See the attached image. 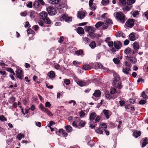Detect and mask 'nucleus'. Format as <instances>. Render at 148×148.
Instances as JSON below:
<instances>
[{"label": "nucleus", "instance_id": "nucleus-4", "mask_svg": "<svg viewBox=\"0 0 148 148\" xmlns=\"http://www.w3.org/2000/svg\"><path fill=\"white\" fill-rule=\"evenodd\" d=\"M16 77L20 80L23 79L24 75L23 73L22 69L20 67H18L16 71Z\"/></svg>", "mask_w": 148, "mask_h": 148}, {"label": "nucleus", "instance_id": "nucleus-54", "mask_svg": "<svg viewBox=\"0 0 148 148\" xmlns=\"http://www.w3.org/2000/svg\"><path fill=\"white\" fill-rule=\"evenodd\" d=\"M125 103V101L123 100H121L119 101L120 105L121 106H123Z\"/></svg>", "mask_w": 148, "mask_h": 148}, {"label": "nucleus", "instance_id": "nucleus-6", "mask_svg": "<svg viewBox=\"0 0 148 148\" xmlns=\"http://www.w3.org/2000/svg\"><path fill=\"white\" fill-rule=\"evenodd\" d=\"M60 20L61 21H62L64 20L66 22L69 21H72V18L68 16L67 15H66V14H65L60 16Z\"/></svg>", "mask_w": 148, "mask_h": 148}, {"label": "nucleus", "instance_id": "nucleus-25", "mask_svg": "<svg viewBox=\"0 0 148 148\" xmlns=\"http://www.w3.org/2000/svg\"><path fill=\"white\" fill-rule=\"evenodd\" d=\"M85 16V14L83 12H79L78 13V17L80 18H83Z\"/></svg>", "mask_w": 148, "mask_h": 148}, {"label": "nucleus", "instance_id": "nucleus-34", "mask_svg": "<svg viewBox=\"0 0 148 148\" xmlns=\"http://www.w3.org/2000/svg\"><path fill=\"white\" fill-rule=\"evenodd\" d=\"M86 123V122L84 121L81 120L79 123L78 125L79 126L82 127H84Z\"/></svg>", "mask_w": 148, "mask_h": 148}, {"label": "nucleus", "instance_id": "nucleus-15", "mask_svg": "<svg viewBox=\"0 0 148 148\" xmlns=\"http://www.w3.org/2000/svg\"><path fill=\"white\" fill-rule=\"evenodd\" d=\"M77 32L79 34H82L84 33V29L81 27H78L76 29Z\"/></svg>", "mask_w": 148, "mask_h": 148}, {"label": "nucleus", "instance_id": "nucleus-38", "mask_svg": "<svg viewBox=\"0 0 148 148\" xmlns=\"http://www.w3.org/2000/svg\"><path fill=\"white\" fill-rule=\"evenodd\" d=\"M141 97L143 98L145 100L148 99V96L145 94V92L144 91L142 92Z\"/></svg>", "mask_w": 148, "mask_h": 148}, {"label": "nucleus", "instance_id": "nucleus-21", "mask_svg": "<svg viewBox=\"0 0 148 148\" xmlns=\"http://www.w3.org/2000/svg\"><path fill=\"white\" fill-rule=\"evenodd\" d=\"M82 68L84 70H86L90 69L91 67L90 65L86 64L84 65L83 66Z\"/></svg>", "mask_w": 148, "mask_h": 148}, {"label": "nucleus", "instance_id": "nucleus-27", "mask_svg": "<svg viewBox=\"0 0 148 148\" xmlns=\"http://www.w3.org/2000/svg\"><path fill=\"white\" fill-rule=\"evenodd\" d=\"M104 24L103 22L99 21L97 22L95 25V26L97 28H98L103 25Z\"/></svg>", "mask_w": 148, "mask_h": 148}, {"label": "nucleus", "instance_id": "nucleus-35", "mask_svg": "<svg viewBox=\"0 0 148 148\" xmlns=\"http://www.w3.org/2000/svg\"><path fill=\"white\" fill-rule=\"evenodd\" d=\"M75 53L76 54H77L78 55H82L83 56L84 55L83 51L82 49H80L75 51Z\"/></svg>", "mask_w": 148, "mask_h": 148}, {"label": "nucleus", "instance_id": "nucleus-1", "mask_svg": "<svg viewBox=\"0 0 148 148\" xmlns=\"http://www.w3.org/2000/svg\"><path fill=\"white\" fill-rule=\"evenodd\" d=\"M84 29L86 32H88L89 33V35L92 39H94L96 36V34L94 32L95 31V28L94 27L86 26L84 27Z\"/></svg>", "mask_w": 148, "mask_h": 148}, {"label": "nucleus", "instance_id": "nucleus-11", "mask_svg": "<svg viewBox=\"0 0 148 148\" xmlns=\"http://www.w3.org/2000/svg\"><path fill=\"white\" fill-rule=\"evenodd\" d=\"M103 112L106 118L108 119L111 115V112L108 110L104 109L103 111Z\"/></svg>", "mask_w": 148, "mask_h": 148}, {"label": "nucleus", "instance_id": "nucleus-57", "mask_svg": "<svg viewBox=\"0 0 148 148\" xmlns=\"http://www.w3.org/2000/svg\"><path fill=\"white\" fill-rule=\"evenodd\" d=\"M105 96L108 99H110L112 98L111 95L110 94H106Z\"/></svg>", "mask_w": 148, "mask_h": 148}, {"label": "nucleus", "instance_id": "nucleus-19", "mask_svg": "<svg viewBox=\"0 0 148 148\" xmlns=\"http://www.w3.org/2000/svg\"><path fill=\"white\" fill-rule=\"evenodd\" d=\"M47 75L51 78H53L55 77V74L54 72L53 71H51L49 72L48 73Z\"/></svg>", "mask_w": 148, "mask_h": 148}, {"label": "nucleus", "instance_id": "nucleus-63", "mask_svg": "<svg viewBox=\"0 0 148 148\" xmlns=\"http://www.w3.org/2000/svg\"><path fill=\"white\" fill-rule=\"evenodd\" d=\"M45 112L49 116L53 115L51 112L48 109Z\"/></svg>", "mask_w": 148, "mask_h": 148}, {"label": "nucleus", "instance_id": "nucleus-41", "mask_svg": "<svg viewBox=\"0 0 148 148\" xmlns=\"http://www.w3.org/2000/svg\"><path fill=\"white\" fill-rule=\"evenodd\" d=\"M101 128L99 127V128H97L95 130V131L97 133L99 134H103V131L101 130Z\"/></svg>", "mask_w": 148, "mask_h": 148}, {"label": "nucleus", "instance_id": "nucleus-37", "mask_svg": "<svg viewBox=\"0 0 148 148\" xmlns=\"http://www.w3.org/2000/svg\"><path fill=\"white\" fill-rule=\"evenodd\" d=\"M89 46L92 49H94L96 47V44L94 41H92L90 43Z\"/></svg>", "mask_w": 148, "mask_h": 148}, {"label": "nucleus", "instance_id": "nucleus-12", "mask_svg": "<svg viewBox=\"0 0 148 148\" xmlns=\"http://www.w3.org/2000/svg\"><path fill=\"white\" fill-rule=\"evenodd\" d=\"M131 70L130 68H127L126 67L125 68H123L122 71L125 74L127 75H131V74L129 73V71H131Z\"/></svg>", "mask_w": 148, "mask_h": 148}, {"label": "nucleus", "instance_id": "nucleus-13", "mask_svg": "<svg viewBox=\"0 0 148 148\" xmlns=\"http://www.w3.org/2000/svg\"><path fill=\"white\" fill-rule=\"evenodd\" d=\"M141 135V131L137 130H135L134 131L133 134V135L135 138H137L138 137L140 136Z\"/></svg>", "mask_w": 148, "mask_h": 148}, {"label": "nucleus", "instance_id": "nucleus-61", "mask_svg": "<svg viewBox=\"0 0 148 148\" xmlns=\"http://www.w3.org/2000/svg\"><path fill=\"white\" fill-rule=\"evenodd\" d=\"M45 106L47 107L50 108L51 106V104L49 102L47 101L45 103Z\"/></svg>", "mask_w": 148, "mask_h": 148}, {"label": "nucleus", "instance_id": "nucleus-2", "mask_svg": "<svg viewBox=\"0 0 148 148\" xmlns=\"http://www.w3.org/2000/svg\"><path fill=\"white\" fill-rule=\"evenodd\" d=\"M115 17L118 21L123 23H124L127 20L125 14L121 12H116Z\"/></svg>", "mask_w": 148, "mask_h": 148}, {"label": "nucleus", "instance_id": "nucleus-42", "mask_svg": "<svg viewBox=\"0 0 148 148\" xmlns=\"http://www.w3.org/2000/svg\"><path fill=\"white\" fill-rule=\"evenodd\" d=\"M101 128H103V129L105 130L107 127L106 125L103 123H102L99 126Z\"/></svg>", "mask_w": 148, "mask_h": 148}, {"label": "nucleus", "instance_id": "nucleus-48", "mask_svg": "<svg viewBox=\"0 0 148 148\" xmlns=\"http://www.w3.org/2000/svg\"><path fill=\"white\" fill-rule=\"evenodd\" d=\"M125 65L127 67V68H130V69L132 65L131 64L129 63L127 61H126L125 62Z\"/></svg>", "mask_w": 148, "mask_h": 148}, {"label": "nucleus", "instance_id": "nucleus-17", "mask_svg": "<svg viewBox=\"0 0 148 148\" xmlns=\"http://www.w3.org/2000/svg\"><path fill=\"white\" fill-rule=\"evenodd\" d=\"M133 48L135 51L139 49L140 47L138 43L137 42H135L133 43Z\"/></svg>", "mask_w": 148, "mask_h": 148}, {"label": "nucleus", "instance_id": "nucleus-52", "mask_svg": "<svg viewBox=\"0 0 148 148\" xmlns=\"http://www.w3.org/2000/svg\"><path fill=\"white\" fill-rule=\"evenodd\" d=\"M0 120L1 121H6L7 119L3 115L0 116Z\"/></svg>", "mask_w": 148, "mask_h": 148}, {"label": "nucleus", "instance_id": "nucleus-46", "mask_svg": "<svg viewBox=\"0 0 148 148\" xmlns=\"http://www.w3.org/2000/svg\"><path fill=\"white\" fill-rule=\"evenodd\" d=\"M74 121L76 122L77 124H79V123L80 122V119L78 117H75L74 118Z\"/></svg>", "mask_w": 148, "mask_h": 148}, {"label": "nucleus", "instance_id": "nucleus-64", "mask_svg": "<svg viewBox=\"0 0 148 148\" xmlns=\"http://www.w3.org/2000/svg\"><path fill=\"white\" fill-rule=\"evenodd\" d=\"M64 38L62 36H61L59 39L58 40V42L60 43H61L63 41Z\"/></svg>", "mask_w": 148, "mask_h": 148}, {"label": "nucleus", "instance_id": "nucleus-16", "mask_svg": "<svg viewBox=\"0 0 148 148\" xmlns=\"http://www.w3.org/2000/svg\"><path fill=\"white\" fill-rule=\"evenodd\" d=\"M97 115L95 112H92L90 114L89 116V119L90 121H93V120L95 119V118L96 117Z\"/></svg>", "mask_w": 148, "mask_h": 148}, {"label": "nucleus", "instance_id": "nucleus-20", "mask_svg": "<svg viewBox=\"0 0 148 148\" xmlns=\"http://www.w3.org/2000/svg\"><path fill=\"white\" fill-rule=\"evenodd\" d=\"M130 39L131 41H133L136 39L134 33H132L129 35Z\"/></svg>", "mask_w": 148, "mask_h": 148}, {"label": "nucleus", "instance_id": "nucleus-62", "mask_svg": "<svg viewBox=\"0 0 148 148\" xmlns=\"http://www.w3.org/2000/svg\"><path fill=\"white\" fill-rule=\"evenodd\" d=\"M32 1L30 2L28 4H27V6L29 8H32Z\"/></svg>", "mask_w": 148, "mask_h": 148}, {"label": "nucleus", "instance_id": "nucleus-36", "mask_svg": "<svg viewBox=\"0 0 148 148\" xmlns=\"http://www.w3.org/2000/svg\"><path fill=\"white\" fill-rule=\"evenodd\" d=\"M109 3V0H102L101 1V4L105 6L108 5Z\"/></svg>", "mask_w": 148, "mask_h": 148}, {"label": "nucleus", "instance_id": "nucleus-33", "mask_svg": "<svg viewBox=\"0 0 148 148\" xmlns=\"http://www.w3.org/2000/svg\"><path fill=\"white\" fill-rule=\"evenodd\" d=\"M24 134L21 133H19L17 135V138L19 140H21L22 138H24Z\"/></svg>", "mask_w": 148, "mask_h": 148}, {"label": "nucleus", "instance_id": "nucleus-55", "mask_svg": "<svg viewBox=\"0 0 148 148\" xmlns=\"http://www.w3.org/2000/svg\"><path fill=\"white\" fill-rule=\"evenodd\" d=\"M45 23V21H43V20L41 21L40 19L39 22H38V24L40 25L45 27L44 26V23Z\"/></svg>", "mask_w": 148, "mask_h": 148}, {"label": "nucleus", "instance_id": "nucleus-60", "mask_svg": "<svg viewBox=\"0 0 148 148\" xmlns=\"http://www.w3.org/2000/svg\"><path fill=\"white\" fill-rule=\"evenodd\" d=\"M140 82H141L142 83L144 82V79L142 78H139L137 80V82L139 83Z\"/></svg>", "mask_w": 148, "mask_h": 148}, {"label": "nucleus", "instance_id": "nucleus-18", "mask_svg": "<svg viewBox=\"0 0 148 148\" xmlns=\"http://www.w3.org/2000/svg\"><path fill=\"white\" fill-rule=\"evenodd\" d=\"M105 23L106 25L108 26L111 25L113 24V23L111 19L108 18L105 21Z\"/></svg>", "mask_w": 148, "mask_h": 148}, {"label": "nucleus", "instance_id": "nucleus-14", "mask_svg": "<svg viewBox=\"0 0 148 148\" xmlns=\"http://www.w3.org/2000/svg\"><path fill=\"white\" fill-rule=\"evenodd\" d=\"M101 95V92L99 90H95L94 93L93 94V95L95 97H100Z\"/></svg>", "mask_w": 148, "mask_h": 148}, {"label": "nucleus", "instance_id": "nucleus-53", "mask_svg": "<svg viewBox=\"0 0 148 148\" xmlns=\"http://www.w3.org/2000/svg\"><path fill=\"white\" fill-rule=\"evenodd\" d=\"M85 114L84 112L82 111L81 110L79 112V116L81 118H82L84 117Z\"/></svg>", "mask_w": 148, "mask_h": 148}, {"label": "nucleus", "instance_id": "nucleus-22", "mask_svg": "<svg viewBox=\"0 0 148 148\" xmlns=\"http://www.w3.org/2000/svg\"><path fill=\"white\" fill-rule=\"evenodd\" d=\"M33 7L36 9H40V4L38 1H35L33 4Z\"/></svg>", "mask_w": 148, "mask_h": 148}, {"label": "nucleus", "instance_id": "nucleus-39", "mask_svg": "<svg viewBox=\"0 0 148 148\" xmlns=\"http://www.w3.org/2000/svg\"><path fill=\"white\" fill-rule=\"evenodd\" d=\"M131 51V49L130 47H127L126 48L124 51V53L126 54H129Z\"/></svg>", "mask_w": 148, "mask_h": 148}, {"label": "nucleus", "instance_id": "nucleus-44", "mask_svg": "<svg viewBox=\"0 0 148 148\" xmlns=\"http://www.w3.org/2000/svg\"><path fill=\"white\" fill-rule=\"evenodd\" d=\"M39 108L41 109L42 111H43L44 112H46V111L47 109L45 108V107H44L42 104V103H40L39 105Z\"/></svg>", "mask_w": 148, "mask_h": 148}, {"label": "nucleus", "instance_id": "nucleus-59", "mask_svg": "<svg viewBox=\"0 0 148 148\" xmlns=\"http://www.w3.org/2000/svg\"><path fill=\"white\" fill-rule=\"evenodd\" d=\"M27 14V12L26 11H25L24 12H21L20 13V15L23 16H26Z\"/></svg>", "mask_w": 148, "mask_h": 148}, {"label": "nucleus", "instance_id": "nucleus-28", "mask_svg": "<svg viewBox=\"0 0 148 148\" xmlns=\"http://www.w3.org/2000/svg\"><path fill=\"white\" fill-rule=\"evenodd\" d=\"M148 139L146 137L143 141V143L142 144V147H144L148 143L147 142Z\"/></svg>", "mask_w": 148, "mask_h": 148}, {"label": "nucleus", "instance_id": "nucleus-26", "mask_svg": "<svg viewBox=\"0 0 148 148\" xmlns=\"http://www.w3.org/2000/svg\"><path fill=\"white\" fill-rule=\"evenodd\" d=\"M120 77L118 75H116V77H114V80L113 81V85H115L116 82L120 80Z\"/></svg>", "mask_w": 148, "mask_h": 148}, {"label": "nucleus", "instance_id": "nucleus-10", "mask_svg": "<svg viewBox=\"0 0 148 148\" xmlns=\"http://www.w3.org/2000/svg\"><path fill=\"white\" fill-rule=\"evenodd\" d=\"M114 47L115 49H119L122 46V44L119 41H115L114 42Z\"/></svg>", "mask_w": 148, "mask_h": 148}, {"label": "nucleus", "instance_id": "nucleus-5", "mask_svg": "<svg viewBox=\"0 0 148 148\" xmlns=\"http://www.w3.org/2000/svg\"><path fill=\"white\" fill-rule=\"evenodd\" d=\"M135 20L133 18H130L127 20L126 23L125 25L127 27L131 28L134 25Z\"/></svg>", "mask_w": 148, "mask_h": 148}, {"label": "nucleus", "instance_id": "nucleus-24", "mask_svg": "<svg viewBox=\"0 0 148 148\" xmlns=\"http://www.w3.org/2000/svg\"><path fill=\"white\" fill-rule=\"evenodd\" d=\"M127 60L129 61L130 63L134 64L136 62V60L135 58L133 57H130L129 59H127Z\"/></svg>", "mask_w": 148, "mask_h": 148}, {"label": "nucleus", "instance_id": "nucleus-32", "mask_svg": "<svg viewBox=\"0 0 148 148\" xmlns=\"http://www.w3.org/2000/svg\"><path fill=\"white\" fill-rule=\"evenodd\" d=\"M135 1L136 0H127L126 3L127 5H132L135 3Z\"/></svg>", "mask_w": 148, "mask_h": 148}, {"label": "nucleus", "instance_id": "nucleus-30", "mask_svg": "<svg viewBox=\"0 0 148 148\" xmlns=\"http://www.w3.org/2000/svg\"><path fill=\"white\" fill-rule=\"evenodd\" d=\"M59 2V0H50L49 2L52 4H58Z\"/></svg>", "mask_w": 148, "mask_h": 148}, {"label": "nucleus", "instance_id": "nucleus-31", "mask_svg": "<svg viewBox=\"0 0 148 148\" xmlns=\"http://www.w3.org/2000/svg\"><path fill=\"white\" fill-rule=\"evenodd\" d=\"M97 123H94L93 121H91L90 123L89 127L91 129H93L97 125Z\"/></svg>", "mask_w": 148, "mask_h": 148}, {"label": "nucleus", "instance_id": "nucleus-9", "mask_svg": "<svg viewBox=\"0 0 148 148\" xmlns=\"http://www.w3.org/2000/svg\"><path fill=\"white\" fill-rule=\"evenodd\" d=\"M61 133L64 137H66L68 135V134L66 133L65 131L64 130L62 129H59L58 131H56V134L59 136L61 135Z\"/></svg>", "mask_w": 148, "mask_h": 148}, {"label": "nucleus", "instance_id": "nucleus-40", "mask_svg": "<svg viewBox=\"0 0 148 148\" xmlns=\"http://www.w3.org/2000/svg\"><path fill=\"white\" fill-rule=\"evenodd\" d=\"M119 4L120 5H125L126 3L125 0H118Z\"/></svg>", "mask_w": 148, "mask_h": 148}, {"label": "nucleus", "instance_id": "nucleus-49", "mask_svg": "<svg viewBox=\"0 0 148 148\" xmlns=\"http://www.w3.org/2000/svg\"><path fill=\"white\" fill-rule=\"evenodd\" d=\"M64 83L66 85H68L70 83V80L68 79H65L64 80Z\"/></svg>", "mask_w": 148, "mask_h": 148}, {"label": "nucleus", "instance_id": "nucleus-8", "mask_svg": "<svg viewBox=\"0 0 148 148\" xmlns=\"http://www.w3.org/2000/svg\"><path fill=\"white\" fill-rule=\"evenodd\" d=\"M77 84L81 87L85 86L89 84L88 81L84 80H79L77 82Z\"/></svg>", "mask_w": 148, "mask_h": 148}, {"label": "nucleus", "instance_id": "nucleus-50", "mask_svg": "<svg viewBox=\"0 0 148 148\" xmlns=\"http://www.w3.org/2000/svg\"><path fill=\"white\" fill-rule=\"evenodd\" d=\"M96 66L99 69H102L103 67L102 64L99 62L97 63L96 64Z\"/></svg>", "mask_w": 148, "mask_h": 148}, {"label": "nucleus", "instance_id": "nucleus-58", "mask_svg": "<svg viewBox=\"0 0 148 148\" xmlns=\"http://www.w3.org/2000/svg\"><path fill=\"white\" fill-rule=\"evenodd\" d=\"M37 1L39 3H40L42 5H46V4L43 0H38Z\"/></svg>", "mask_w": 148, "mask_h": 148}, {"label": "nucleus", "instance_id": "nucleus-45", "mask_svg": "<svg viewBox=\"0 0 148 148\" xmlns=\"http://www.w3.org/2000/svg\"><path fill=\"white\" fill-rule=\"evenodd\" d=\"M113 61L114 63L116 64H118L120 63V60L117 58H114L113 60Z\"/></svg>", "mask_w": 148, "mask_h": 148}, {"label": "nucleus", "instance_id": "nucleus-56", "mask_svg": "<svg viewBox=\"0 0 148 148\" xmlns=\"http://www.w3.org/2000/svg\"><path fill=\"white\" fill-rule=\"evenodd\" d=\"M147 102V101L145 100H141L139 102V104L140 105H143L145 104Z\"/></svg>", "mask_w": 148, "mask_h": 148}, {"label": "nucleus", "instance_id": "nucleus-3", "mask_svg": "<svg viewBox=\"0 0 148 148\" xmlns=\"http://www.w3.org/2000/svg\"><path fill=\"white\" fill-rule=\"evenodd\" d=\"M40 19L41 21L43 20L46 24H50L51 21L49 18L47 17L48 16L47 13L44 11H42L39 14Z\"/></svg>", "mask_w": 148, "mask_h": 148}, {"label": "nucleus", "instance_id": "nucleus-51", "mask_svg": "<svg viewBox=\"0 0 148 148\" xmlns=\"http://www.w3.org/2000/svg\"><path fill=\"white\" fill-rule=\"evenodd\" d=\"M108 45L110 47H112L113 46L114 43L113 41H109L108 42Z\"/></svg>", "mask_w": 148, "mask_h": 148}, {"label": "nucleus", "instance_id": "nucleus-43", "mask_svg": "<svg viewBox=\"0 0 148 148\" xmlns=\"http://www.w3.org/2000/svg\"><path fill=\"white\" fill-rule=\"evenodd\" d=\"M35 12L34 11L31 10L29 12L30 15L29 16L31 18H34L35 17L34 14Z\"/></svg>", "mask_w": 148, "mask_h": 148}, {"label": "nucleus", "instance_id": "nucleus-29", "mask_svg": "<svg viewBox=\"0 0 148 148\" xmlns=\"http://www.w3.org/2000/svg\"><path fill=\"white\" fill-rule=\"evenodd\" d=\"M65 128L66 130V131L68 132H69L72 131V128L71 126L70 125H67L65 127Z\"/></svg>", "mask_w": 148, "mask_h": 148}, {"label": "nucleus", "instance_id": "nucleus-23", "mask_svg": "<svg viewBox=\"0 0 148 148\" xmlns=\"http://www.w3.org/2000/svg\"><path fill=\"white\" fill-rule=\"evenodd\" d=\"M127 5L125 6L124 8H123V10H126V11H129L131 10V8L132 7V5Z\"/></svg>", "mask_w": 148, "mask_h": 148}, {"label": "nucleus", "instance_id": "nucleus-47", "mask_svg": "<svg viewBox=\"0 0 148 148\" xmlns=\"http://www.w3.org/2000/svg\"><path fill=\"white\" fill-rule=\"evenodd\" d=\"M27 33L29 34H35L34 32L31 29H29L27 30Z\"/></svg>", "mask_w": 148, "mask_h": 148}, {"label": "nucleus", "instance_id": "nucleus-7", "mask_svg": "<svg viewBox=\"0 0 148 148\" xmlns=\"http://www.w3.org/2000/svg\"><path fill=\"white\" fill-rule=\"evenodd\" d=\"M47 11L49 15H53L56 13L55 9L53 7H49L47 8Z\"/></svg>", "mask_w": 148, "mask_h": 148}]
</instances>
